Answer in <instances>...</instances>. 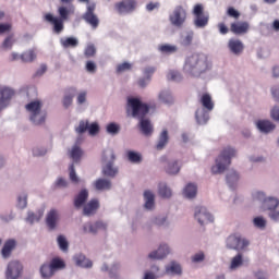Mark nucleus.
<instances>
[{
    "label": "nucleus",
    "mask_w": 279,
    "mask_h": 279,
    "mask_svg": "<svg viewBox=\"0 0 279 279\" xmlns=\"http://www.w3.org/2000/svg\"><path fill=\"white\" fill-rule=\"evenodd\" d=\"M250 245V242L245 239H241L239 235H230L227 239V247L229 250H245Z\"/></svg>",
    "instance_id": "nucleus-12"
},
{
    "label": "nucleus",
    "mask_w": 279,
    "mask_h": 279,
    "mask_svg": "<svg viewBox=\"0 0 279 279\" xmlns=\"http://www.w3.org/2000/svg\"><path fill=\"white\" fill-rule=\"evenodd\" d=\"M136 0H122L121 2L116 3V10L119 14H130V12L136 10Z\"/></svg>",
    "instance_id": "nucleus-14"
},
{
    "label": "nucleus",
    "mask_w": 279,
    "mask_h": 279,
    "mask_svg": "<svg viewBox=\"0 0 279 279\" xmlns=\"http://www.w3.org/2000/svg\"><path fill=\"white\" fill-rule=\"evenodd\" d=\"M119 130H121V126H119V124L114 122H111L107 125L108 134H112V135L119 134Z\"/></svg>",
    "instance_id": "nucleus-46"
},
{
    "label": "nucleus",
    "mask_w": 279,
    "mask_h": 279,
    "mask_svg": "<svg viewBox=\"0 0 279 279\" xmlns=\"http://www.w3.org/2000/svg\"><path fill=\"white\" fill-rule=\"evenodd\" d=\"M236 182H239V173L233 170L227 174V184L232 189Z\"/></svg>",
    "instance_id": "nucleus-37"
},
{
    "label": "nucleus",
    "mask_w": 279,
    "mask_h": 279,
    "mask_svg": "<svg viewBox=\"0 0 279 279\" xmlns=\"http://www.w3.org/2000/svg\"><path fill=\"white\" fill-rule=\"evenodd\" d=\"M58 245L62 252H68L69 251V242L66 241V238L64 235H59L58 239Z\"/></svg>",
    "instance_id": "nucleus-44"
},
{
    "label": "nucleus",
    "mask_w": 279,
    "mask_h": 279,
    "mask_svg": "<svg viewBox=\"0 0 279 279\" xmlns=\"http://www.w3.org/2000/svg\"><path fill=\"white\" fill-rule=\"evenodd\" d=\"M99 210V199L93 198L83 207V215L90 217Z\"/></svg>",
    "instance_id": "nucleus-17"
},
{
    "label": "nucleus",
    "mask_w": 279,
    "mask_h": 279,
    "mask_svg": "<svg viewBox=\"0 0 279 279\" xmlns=\"http://www.w3.org/2000/svg\"><path fill=\"white\" fill-rule=\"evenodd\" d=\"M17 206L20 208H27V195L19 196Z\"/></svg>",
    "instance_id": "nucleus-55"
},
{
    "label": "nucleus",
    "mask_w": 279,
    "mask_h": 279,
    "mask_svg": "<svg viewBox=\"0 0 279 279\" xmlns=\"http://www.w3.org/2000/svg\"><path fill=\"white\" fill-rule=\"evenodd\" d=\"M74 260L78 267H86V268L93 267V262L86 258V256H84L83 254L76 255L74 257Z\"/></svg>",
    "instance_id": "nucleus-26"
},
{
    "label": "nucleus",
    "mask_w": 279,
    "mask_h": 279,
    "mask_svg": "<svg viewBox=\"0 0 279 279\" xmlns=\"http://www.w3.org/2000/svg\"><path fill=\"white\" fill-rule=\"evenodd\" d=\"M230 32L235 34V36H243V34L250 32V23L243 21L233 22L230 25Z\"/></svg>",
    "instance_id": "nucleus-16"
},
{
    "label": "nucleus",
    "mask_w": 279,
    "mask_h": 279,
    "mask_svg": "<svg viewBox=\"0 0 279 279\" xmlns=\"http://www.w3.org/2000/svg\"><path fill=\"white\" fill-rule=\"evenodd\" d=\"M69 169H70L71 182H73L74 184H77L80 182V178H77V173H75V166L72 163Z\"/></svg>",
    "instance_id": "nucleus-49"
},
{
    "label": "nucleus",
    "mask_w": 279,
    "mask_h": 279,
    "mask_svg": "<svg viewBox=\"0 0 279 279\" xmlns=\"http://www.w3.org/2000/svg\"><path fill=\"white\" fill-rule=\"evenodd\" d=\"M98 230H106V225L101 221L86 222L83 225L81 234H97Z\"/></svg>",
    "instance_id": "nucleus-15"
},
{
    "label": "nucleus",
    "mask_w": 279,
    "mask_h": 279,
    "mask_svg": "<svg viewBox=\"0 0 279 279\" xmlns=\"http://www.w3.org/2000/svg\"><path fill=\"white\" fill-rule=\"evenodd\" d=\"M88 131V121H80L78 126L75 129L77 134H84V132Z\"/></svg>",
    "instance_id": "nucleus-47"
},
{
    "label": "nucleus",
    "mask_w": 279,
    "mask_h": 279,
    "mask_svg": "<svg viewBox=\"0 0 279 279\" xmlns=\"http://www.w3.org/2000/svg\"><path fill=\"white\" fill-rule=\"evenodd\" d=\"M254 277H255V279H267V275L260 270L254 272Z\"/></svg>",
    "instance_id": "nucleus-64"
},
{
    "label": "nucleus",
    "mask_w": 279,
    "mask_h": 279,
    "mask_svg": "<svg viewBox=\"0 0 279 279\" xmlns=\"http://www.w3.org/2000/svg\"><path fill=\"white\" fill-rule=\"evenodd\" d=\"M193 14L195 16L194 25L196 27H206V25H208L209 16L208 13H204V5L196 4Z\"/></svg>",
    "instance_id": "nucleus-10"
},
{
    "label": "nucleus",
    "mask_w": 279,
    "mask_h": 279,
    "mask_svg": "<svg viewBox=\"0 0 279 279\" xmlns=\"http://www.w3.org/2000/svg\"><path fill=\"white\" fill-rule=\"evenodd\" d=\"M254 199L257 202H263V208L264 210H276L279 206V201L276 197H265V193L257 192L254 194Z\"/></svg>",
    "instance_id": "nucleus-9"
},
{
    "label": "nucleus",
    "mask_w": 279,
    "mask_h": 279,
    "mask_svg": "<svg viewBox=\"0 0 279 279\" xmlns=\"http://www.w3.org/2000/svg\"><path fill=\"white\" fill-rule=\"evenodd\" d=\"M29 120L34 125H43L47 119V113H43V101L33 100L25 106Z\"/></svg>",
    "instance_id": "nucleus-5"
},
{
    "label": "nucleus",
    "mask_w": 279,
    "mask_h": 279,
    "mask_svg": "<svg viewBox=\"0 0 279 279\" xmlns=\"http://www.w3.org/2000/svg\"><path fill=\"white\" fill-rule=\"evenodd\" d=\"M49 267L56 274V271H58V269H64V267H66V264H64V260H62L58 257H54L51 259Z\"/></svg>",
    "instance_id": "nucleus-31"
},
{
    "label": "nucleus",
    "mask_w": 279,
    "mask_h": 279,
    "mask_svg": "<svg viewBox=\"0 0 279 279\" xmlns=\"http://www.w3.org/2000/svg\"><path fill=\"white\" fill-rule=\"evenodd\" d=\"M159 51H161V53H167V54L175 53V51H178V46H173L169 44L161 45L159 46Z\"/></svg>",
    "instance_id": "nucleus-41"
},
{
    "label": "nucleus",
    "mask_w": 279,
    "mask_h": 279,
    "mask_svg": "<svg viewBox=\"0 0 279 279\" xmlns=\"http://www.w3.org/2000/svg\"><path fill=\"white\" fill-rule=\"evenodd\" d=\"M201 104L205 110L209 112L215 108V104L213 102V97L209 94H203L201 97Z\"/></svg>",
    "instance_id": "nucleus-25"
},
{
    "label": "nucleus",
    "mask_w": 279,
    "mask_h": 279,
    "mask_svg": "<svg viewBox=\"0 0 279 279\" xmlns=\"http://www.w3.org/2000/svg\"><path fill=\"white\" fill-rule=\"evenodd\" d=\"M26 219L27 221H29V223H34L35 221H40V217H37V215L34 213H28V216Z\"/></svg>",
    "instance_id": "nucleus-60"
},
{
    "label": "nucleus",
    "mask_w": 279,
    "mask_h": 279,
    "mask_svg": "<svg viewBox=\"0 0 279 279\" xmlns=\"http://www.w3.org/2000/svg\"><path fill=\"white\" fill-rule=\"evenodd\" d=\"M167 143H169V131H167V129H165L159 135V140L156 145V149H158L159 151L161 149H165V147L167 146Z\"/></svg>",
    "instance_id": "nucleus-24"
},
{
    "label": "nucleus",
    "mask_w": 279,
    "mask_h": 279,
    "mask_svg": "<svg viewBox=\"0 0 279 279\" xmlns=\"http://www.w3.org/2000/svg\"><path fill=\"white\" fill-rule=\"evenodd\" d=\"M256 126L259 132H263L264 134H269V132H274V130H276V124L268 120H258L256 122Z\"/></svg>",
    "instance_id": "nucleus-20"
},
{
    "label": "nucleus",
    "mask_w": 279,
    "mask_h": 279,
    "mask_svg": "<svg viewBox=\"0 0 279 279\" xmlns=\"http://www.w3.org/2000/svg\"><path fill=\"white\" fill-rule=\"evenodd\" d=\"M88 199V190H82L75 197H74V207L82 208L86 204Z\"/></svg>",
    "instance_id": "nucleus-22"
},
{
    "label": "nucleus",
    "mask_w": 279,
    "mask_h": 279,
    "mask_svg": "<svg viewBox=\"0 0 279 279\" xmlns=\"http://www.w3.org/2000/svg\"><path fill=\"white\" fill-rule=\"evenodd\" d=\"M228 16H231V19H239L241 16V13L236 11L234 8L230 7L227 11Z\"/></svg>",
    "instance_id": "nucleus-56"
},
{
    "label": "nucleus",
    "mask_w": 279,
    "mask_h": 279,
    "mask_svg": "<svg viewBox=\"0 0 279 279\" xmlns=\"http://www.w3.org/2000/svg\"><path fill=\"white\" fill-rule=\"evenodd\" d=\"M183 195L187 197V199H193V197L197 195V185L189 183L183 190Z\"/></svg>",
    "instance_id": "nucleus-27"
},
{
    "label": "nucleus",
    "mask_w": 279,
    "mask_h": 279,
    "mask_svg": "<svg viewBox=\"0 0 279 279\" xmlns=\"http://www.w3.org/2000/svg\"><path fill=\"white\" fill-rule=\"evenodd\" d=\"M194 217L201 226H204L205 223H213L215 221V218H213V215L208 213L206 207H196Z\"/></svg>",
    "instance_id": "nucleus-13"
},
{
    "label": "nucleus",
    "mask_w": 279,
    "mask_h": 279,
    "mask_svg": "<svg viewBox=\"0 0 279 279\" xmlns=\"http://www.w3.org/2000/svg\"><path fill=\"white\" fill-rule=\"evenodd\" d=\"M23 272V265H21L16 260H12L9 263L5 271L7 279H19L21 278V274Z\"/></svg>",
    "instance_id": "nucleus-11"
},
{
    "label": "nucleus",
    "mask_w": 279,
    "mask_h": 279,
    "mask_svg": "<svg viewBox=\"0 0 279 279\" xmlns=\"http://www.w3.org/2000/svg\"><path fill=\"white\" fill-rule=\"evenodd\" d=\"M183 69L191 75H202L208 71V58L202 53H193L186 58Z\"/></svg>",
    "instance_id": "nucleus-2"
},
{
    "label": "nucleus",
    "mask_w": 279,
    "mask_h": 279,
    "mask_svg": "<svg viewBox=\"0 0 279 279\" xmlns=\"http://www.w3.org/2000/svg\"><path fill=\"white\" fill-rule=\"evenodd\" d=\"M158 194L163 199H169V197H171L172 195V192H171V189H169V186H167L166 183H160L158 187Z\"/></svg>",
    "instance_id": "nucleus-32"
},
{
    "label": "nucleus",
    "mask_w": 279,
    "mask_h": 279,
    "mask_svg": "<svg viewBox=\"0 0 279 279\" xmlns=\"http://www.w3.org/2000/svg\"><path fill=\"white\" fill-rule=\"evenodd\" d=\"M205 255L204 253H196L193 257H192V262L193 263H202V260H204Z\"/></svg>",
    "instance_id": "nucleus-59"
},
{
    "label": "nucleus",
    "mask_w": 279,
    "mask_h": 279,
    "mask_svg": "<svg viewBox=\"0 0 279 279\" xmlns=\"http://www.w3.org/2000/svg\"><path fill=\"white\" fill-rule=\"evenodd\" d=\"M171 25L174 27H182L186 23V10L182 5L175 7L172 14L169 16Z\"/></svg>",
    "instance_id": "nucleus-8"
},
{
    "label": "nucleus",
    "mask_w": 279,
    "mask_h": 279,
    "mask_svg": "<svg viewBox=\"0 0 279 279\" xmlns=\"http://www.w3.org/2000/svg\"><path fill=\"white\" fill-rule=\"evenodd\" d=\"M229 48L232 53H241L243 51V43L241 40H230Z\"/></svg>",
    "instance_id": "nucleus-34"
},
{
    "label": "nucleus",
    "mask_w": 279,
    "mask_h": 279,
    "mask_svg": "<svg viewBox=\"0 0 279 279\" xmlns=\"http://www.w3.org/2000/svg\"><path fill=\"white\" fill-rule=\"evenodd\" d=\"M13 95L14 90L10 87H4L0 90V99H2L4 102L10 101Z\"/></svg>",
    "instance_id": "nucleus-35"
},
{
    "label": "nucleus",
    "mask_w": 279,
    "mask_h": 279,
    "mask_svg": "<svg viewBox=\"0 0 279 279\" xmlns=\"http://www.w3.org/2000/svg\"><path fill=\"white\" fill-rule=\"evenodd\" d=\"M254 226L256 228H265V226H267V221H265V219H263V217H256L254 218Z\"/></svg>",
    "instance_id": "nucleus-54"
},
{
    "label": "nucleus",
    "mask_w": 279,
    "mask_h": 279,
    "mask_svg": "<svg viewBox=\"0 0 279 279\" xmlns=\"http://www.w3.org/2000/svg\"><path fill=\"white\" fill-rule=\"evenodd\" d=\"M154 73H156V68H154V66H147L144 70V75L148 80H151V75H154Z\"/></svg>",
    "instance_id": "nucleus-57"
},
{
    "label": "nucleus",
    "mask_w": 279,
    "mask_h": 279,
    "mask_svg": "<svg viewBox=\"0 0 279 279\" xmlns=\"http://www.w3.org/2000/svg\"><path fill=\"white\" fill-rule=\"evenodd\" d=\"M129 106L132 108L133 117H141L140 119V130L144 136H151L154 133V126L149 119L145 117L149 113V106L143 104L138 98H130L128 100Z\"/></svg>",
    "instance_id": "nucleus-1"
},
{
    "label": "nucleus",
    "mask_w": 279,
    "mask_h": 279,
    "mask_svg": "<svg viewBox=\"0 0 279 279\" xmlns=\"http://www.w3.org/2000/svg\"><path fill=\"white\" fill-rule=\"evenodd\" d=\"M167 77L170 82H180V80H182V75H180V72L175 71H170Z\"/></svg>",
    "instance_id": "nucleus-50"
},
{
    "label": "nucleus",
    "mask_w": 279,
    "mask_h": 279,
    "mask_svg": "<svg viewBox=\"0 0 279 279\" xmlns=\"http://www.w3.org/2000/svg\"><path fill=\"white\" fill-rule=\"evenodd\" d=\"M40 274H41V278L44 279H49L53 277V274H56L52 268L49 266V264H44L40 267Z\"/></svg>",
    "instance_id": "nucleus-33"
},
{
    "label": "nucleus",
    "mask_w": 279,
    "mask_h": 279,
    "mask_svg": "<svg viewBox=\"0 0 279 279\" xmlns=\"http://www.w3.org/2000/svg\"><path fill=\"white\" fill-rule=\"evenodd\" d=\"M169 254V246L167 244L160 245L157 251L151 252L148 257L151 258V260H160L162 258H166Z\"/></svg>",
    "instance_id": "nucleus-18"
},
{
    "label": "nucleus",
    "mask_w": 279,
    "mask_h": 279,
    "mask_svg": "<svg viewBox=\"0 0 279 279\" xmlns=\"http://www.w3.org/2000/svg\"><path fill=\"white\" fill-rule=\"evenodd\" d=\"M58 219H60V215L58 214V210L51 209L46 217V223L49 230H54L58 223Z\"/></svg>",
    "instance_id": "nucleus-21"
},
{
    "label": "nucleus",
    "mask_w": 279,
    "mask_h": 279,
    "mask_svg": "<svg viewBox=\"0 0 279 279\" xmlns=\"http://www.w3.org/2000/svg\"><path fill=\"white\" fill-rule=\"evenodd\" d=\"M21 60L23 62H34L36 60V52L34 50H27L21 54Z\"/></svg>",
    "instance_id": "nucleus-38"
},
{
    "label": "nucleus",
    "mask_w": 279,
    "mask_h": 279,
    "mask_svg": "<svg viewBox=\"0 0 279 279\" xmlns=\"http://www.w3.org/2000/svg\"><path fill=\"white\" fill-rule=\"evenodd\" d=\"M87 131L90 136H95L99 134V124L97 122H93L92 124H88Z\"/></svg>",
    "instance_id": "nucleus-48"
},
{
    "label": "nucleus",
    "mask_w": 279,
    "mask_h": 279,
    "mask_svg": "<svg viewBox=\"0 0 279 279\" xmlns=\"http://www.w3.org/2000/svg\"><path fill=\"white\" fill-rule=\"evenodd\" d=\"M58 14L59 16H53V14L47 13L45 15V21L50 23L54 34H62V32H64V22L69 21V17L73 14V10L66 7H59Z\"/></svg>",
    "instance_id": "nucleus-3"
},
{
    "label": "nucleus",
    "mask_w": 279,
    "mask_h": 279,
    "mask_svg": "<svg viewBox=\"0 0 279 279\" xmlns=\"http://www.w3.org/2000/svg\"><path fill=\"white\" fill-rule=\"evenodd\" d=\"M236 156V150L232 147H226L222 149L218 158L216 159V165L211 167V173H223L232 165V158Z\"/></svg>",
    "instance_id": "nucleus-4"
},
{
    "label": "nucleus",
    "mask_w": 279,
    "mask_h": 279,
    "mask_svg": "<svg viewBox=\"0 0 279 279\" xmlns=\"http://www.w3.org/2000/svg\"><path fill=\"white\" fill-rule=\"evenodd\" d=\"M144 198H145V208L147 210H151V208H154V202H155V196L154 193H151V191H145L144 192Z\"/></svg>",
    "instance_id": "nucleus-30"
},
{
    "label": "nucleus",
    "mask_w": 279,
    "mask_h": 279,
    "mask_svg": "<svg viewBox=\"0 0 279 279\" xmlns=\"http://www.w3.org/2000/svg\"><path fill=\"white\" fill-rule=\"evenodd\" d=\"M16 248V241L15 240H8L4 242V245L1 250L2 258H10L12 256V252Z\"/></svg>",
    "instance_id": "nucleus-19"
},
{
    "label": "nucleus",
    "mask_w": 279,
    "mask_h": 279,
    "mask_svg": "<svg viewBox=\"0 0 279 279\" xmlns=\"http://www.w3.org/2000/svg\"><path fill=\"white\" fill-rule=\"evenodd\" d=\"M82 148H80L78 146H74L70 153V158H72V160L74 162H80V158H82Z\"/></svg>",
    "instance_id": "nucleus-40"
},
{
    "label": "nucleus",
    "mask_w": 279,
    "mask_h": 279,
    "mask_svg": "<svg viewBox=\"0 0 279 279\" xmlns=\"http://www.w3.org/2000/svg\"><path fill=\"white\" fill-rule=\"evenodd\" d=\"M243 265V255L238 254L231 260L230 269H239Z\"/></svg>",
    "instance_id": "nucleus-43"
},
{
    "label": "nucleus",
    "mask_w": 279,
    "mask_h": 279,
    "mask_svg": "<svg viewBox=\"0 0 279 279\" xmlns=\"http://www.w3.org/2000/svg\"><path fill=\"white\" fill-rule=\"evenodd\" d=\"M95 56H97V48H95V45L93 44L87 45L84 50V57L88 59V58H95Z\"/></svg>",
    "instance_id": "nucleus-42"
},
{
    "label": "nucleus",
    "mask_w": 279,
    "mask_h": 279,
    "mask_svg": "<svg viewBox=\"0 0 279 279\" xmlns=\"http://www.w3.org/2000/svg\"><path fill=\"white\" fill-rule=\"evenodd\" d=\"M61 45L65 49H69V47H77L78 41L75 37H68L65 39H61Z\"/></svg>",
    "instance_id": "nucleus-39"
},
{
    "label": "nucleus",
    "mask_w": 279,
    "mask_h": 279,
    "mask_svg": "<svg viewBox=\"0 0 279 279\" xmlns=\"http://www.w3.org/2000/svg\"><path fill=\"white\" fill-rule=\"evenodd\" d=\"M128 158L130 162H141V156L135 151L129 150Z\"/></svg>",
    "instance_id": "nucleus-51"
},
{
    "label": "nucleus",
    "mask_w": 279,
    "mask_h": 279,
    "mask_svg": "<svg viewBox=\"0 0 279 279\" xmlns=\"http://www.w3.org/2000/svg\"><path fill=\"white\" fill-rule=\"evenodd\" d=\"M166 272L172 276H180V274H182V266L175 262H171L170 265L166 267Z\"/></svg>",
    "instance_id": "nucleus-28"
},
{
    "label": "nucleus",
    "mask_w": 279,
    "mask_h": 279,
    "mask_svg": "<svg viewBox=\"0 0 279 279\" xmlns=\"http://www.w3.org/2000/svg\"><path fill=\"white\" fill-rule=\"evenodd\" d=\"M271 118L274 121H279V107H274L270 112Z\"/></svg>",
    "instance_id": "nucleus-61"
},
{
    "label": "nucleus",
    "mask_w": 279,
    "mask_h": 279,
    "mask_svg": "<svg viewBox=\"0 0 279 279\" xmlns=\"http://www.w3.org/2000/svg\"><path fill=\"white\" fill-rule=\"evenodd\" d=\"M85 69L87 73H96L97 72V63L95 61H87L85 64Z\"/></svg>",
    "instance_id": "nucleus-52"
},
{
    "label": "nucleus",
    "mask_w": 279,
    "mask_h": 279,
    "mask_svg": "<svg viewBox=\"0 0 279 279\" xmlns=\"http://www.w3.org/2000/svg\"><path fill=\"white\" fill-rule=\"evenodd\" d=\"M14 45V39L11 36H8L4 41L2 43L3 49H12V46Z\"/></svg>",
    "instance_id": "nucleus-53"
},
{
    "label": "nucleus",
    "mask_w": 279,
    "mask_h": 279,
    "mask_svg": "<svg viewBox=\"0 0 279 279\" xmlns=\"http://www.w3.org/2000/svg\"><path fill=\"white\" fill-rule=\"evenodd\" d=\"M114 160H117V156H114V150L107 149L102 154V162L105 166L102 167V175L107 178H114L117 173H119V168L114 167Z\"/></svg>",
    "instance_id": "nucleus-6"
},
{
    "label": "nucleus",
    "mask_w": 279,
    "mask_h": 279,
    "mask_svg": "<svg viewBox=\"0 0 279 279\" xmlns=\"http://www.w3.org/2000/svg\"><path fill=\"white\" fill-rule=\"evenodd\" d=\"M125 71H132V63L123 62L117 65V73H125Z\"/></svg>",
    "instance_id": "nucleus-45"
},
{
    "label": "nucleus",
    "mask_w": 279,
    "mask_h": 279,
    "mask_svg": "<svg viewBox=\"0 0 279 279\" xmlns=\"http://www.w3.org/2000/svg\"><path fill=\"white\" fill-rule=\"evenodd\" d=\"M182 43L185 47H189L193 43V34H187Z\"/></svg>",
    "instance_id": "nucleus-63"
},
{
    "label": "nucleus",
    "mask_w": 279,
    "mask_h": 279,
    "mask_svg": "<svg viewBox=\"0 0 279 279\" xmlns=\"http://www.w3.org/2000/svg\"><path fill=\"white\" fill-rule=\"evenodd\" d=\"M158 98H159V101H161V104H166L168 106H171V104H173V96L169 90H162L159 94Z\"/></svg>",
    "instance_id": "nucleus-29"
},
{
    "label": "nucleus",
    "mask_w": 279,
    "mask_h": 279,
    "mask_svg": "<svg viewBox=\"0 0 279 279\" xmlns=\"http://www.w3.org/2000/svg\"><path fill=\"white\" fill-rule=\"evenodd\" d=\"M166 172L170 175H175L180 173V167L178 165V161L168 162L166 167Z\"/></svg>",
    "instance_id": "nucleus-36"
},
{
    "label": "nucleus",
    "mask_w": 279,
    "mask_h": 279,
    "mask_svg": "<svg viewBox=\"0 0 279 279\" xmlns=\"http://www.w3.org/2000/svg\"><path fill=\"white\" fill-rule=\"evenodd\" d=\"M95 10H97V4H95V2L88 3L86 12L82 16L83 21H85L87 25H90L93 29L99 27V17L95 14Z\"/></svg>",
    "instance_id": "nucleus-7"
},
{
    "label": "nucleus",
    "mask_w": 279,
    "mask_h": 279,
    "mask_svg": "<svg viewBox=\"0 0 279 279\" xmlns=\"http://www.w3.org/2000/svg\"><path fill=\"white\" fill-rule=\"evenodd\" d=\"M94 187L96 191H110V189H112V182L108 179L100 178L94 182Z\"/></svg>",
    "instance_id": "nucleus-23"
},
{
    "label": "nucleus",
    "mask_w": 279,
    "mask_h": 279,
    "mask_svg": "<svg viewBox=\"0 0 279 279\" xmlns=\"http://www.w3.org/2000/svg\"><path fill=\"white\" fill-rule=\"evenodd\" d=\"M47 73V65L41 64L40 68L36 71L35 77H40L41 75H45Z\"/></svg>",
    "instance_id": "nucleus-58"
},
{
    "label": "nucleus",
    "mask_w": 279,
    "mask_h": 279,
    "mask_svg": "<svg viewBox=\"0 0 279 279\" xmlns=\"http://www.w3.org/2000/svg\"><path fill=\"white\" fill-rule=\"evenodd\" d=\"M73 104V96H65L63 98V107L69 108Z\"/></svg>",
    "instance_id": "nucleus-62"
}]
</instances>
